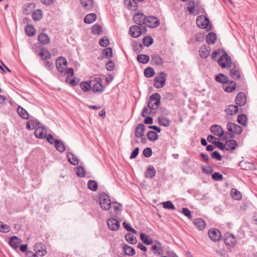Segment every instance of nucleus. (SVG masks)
<instances>
[{"label":"nucleus","instance_id":"obj_61","mask_svg":"<svg viewBox=\"0 0 257 257\" xmlns=\"http://www.w3.org/2000/svg\"><path fill=\"white\" fill-rule=\"evenodd\" d=\"M76 172L78 176L80 177H84L85 175V172L84 171V169L82 167L79 166L77 167Z\"/></svg>","mask_w":257,"mask_h":257},{"label":"nucleus","instance_id":"obj_54","mask_svg":"<svg viewBox=\"0 0 257 257\" xmlns=\"http://www.w3.org/2000/svg\"><path fill=\"white\" fill-rule=\"evenodd\" d=\"M39 56L42 59L47 60L50 58L51 55L48 51L46 50H43L40 53Z\"/></svg>","mask_w":257,"mask_h":257},{"label":"nucleus","instance_id":"obj_14","mask_svg":"<svg viewBox=\"0 0 257 257\" xmlns=\"http://www.w3.org/2000/svg\"><path fill=\"white\" fill-rule=\"evenodd\" d=\"M107 225L109 228L113 231L117 230L120 226L119 222L114 218H110L107 220Z\"/></svg>","mask_w":257,"mask_h":257},{"label":"nucleus","instance_id":"obj_40","mask_svg":"<svg viewBox=\"0 0 257 257\" xmlns=\"http://www.w3.org/2000/svg\"><path fill=\"white\" fill-rule=\"evenodd\" d=\"M140 238L142 241L146 244H151L153 243L152 239L148 235H146L143 233L140 234Z\"/></svg>","mask_w":257,"mask_h":257},{"label":"nucleus","instance_id":"obj_62","mask_svg":"<svg viewBox=\"0 0 257 257\" xmlns=\"http://www.w3.org/2000/svg\"><path fill=\"white\" fill-rule=\"evenodd\" d=\"M66 81L71 86L76 85L77 82L72 78L73 75H68Z\"/></svg>","mask_w":257,"mask_h":257},{"label":"nucleus","instance_id":"obj_59","mask_svg":"<svg viewBox=\"0 0 257 257\" xmlns=\"http://www.w3.org/2000/svg\"><path fill=\"white\" fill-rule=\"evenodd\" d=\"M163 207L165 209L175 210V207L170 201H167L162 203Z\"/></svg>","mask_w":257,"mask_h":257},{"label":"nucleus","instance_id":"obj_11","mask_svg":"<svg viewBox=\"0 0 257 257\" xmlns=\"http://www.w3.org/2000/svg\"><path fill=\"white\" fill-rule=\"evenodd\" d=\"M160 24L159 20L156 17L150 16L146 17L145 25L151 28H156Z\"/></svg>","mask_w":257,"mask_h":257},{"label":"nucleus","instance_id":"obj_41","mask_svg":"<svg viewBox=\"0 0 257 257\" xmlns=\"http://www.w3.org/2000/svg\"><path fill=\"white\" fill-rule=\"evenodd\" d=\"M25 32L29 37L33 36L36 32L35 28L32 25H27L25 28Z\"/></svg>","mask_w":257,"mask_h":257},{"label":"nucleus","instance_id":"obj_8","mask_svg":"<svg viewBox=\"0 0 257 257\" xmlns=\"http://www.w3.org/2000/svg\"><path fill=\"white\" fill-rule=\"evenodd\" d=\"M142 29L140 27L137 26H131L130 28L129 33L131 36L134 38H138L140 36L143 32L145 33L146 31V29L145 27Z\"/></svg>","mask_w":257,"mask_h":257},{"label":"nucleus","instance_id":"obj_3","mask_svg":"<svg viewBox=\"0 0 257 257\" xmlns=\"http://www.w3.org/2000/svg\"><path fill=\"white\" fill-rule=\"evenodd\" d=\"M196 24L200 28L206 29L208 31L211 30L208 19L204 16H200L196 19Z\"/></svg>","mask_w":257,"mask_h":257},{"label":"nucleus","instance_id":"obj_15","mask_svg":"<svg viewBox=\"0 0 257 257\" xmlns=\"http://www.w3.org/2000/svg\"><path fill=\"white\" fill-rule=\"evenodd\" d=\"M210 131L214 135L220 137L223 136L224 131L223 128L219 125H213L210 127Z\"/></svg>","mask_w":257,"mask_h":257},{"label":"nucleus","instance_id":"obj_22","mask_svg":"<svg viewBox=\"0 0 257 257\" xmlns=\"http://www.w3.org/2000/svg\"><path fill=\"white\" fill-rule=\"evenodd\" d=\"M145 126L143 124H138L135 130V136L137 138H142L144 134Z\"/></svg>","mask_w":257,"mask_h":257},{"label":"nucleus","instance_id":"obj_52","mask_svg":"<svg viewBox=\"0 0 257 257\" xmlns=\"http://www.w3.org/2000/svg\"><path fill=\"white\" fill-rule=\"evenodd\" d=\"M229 74L230 76L233 79H237L240 78V72L237 69H236L235 68L231 69Z\"/></svg>","mask_w":257,"mask_h":257},{"label":"nucleus","instance_id":"obj_46","mask_svg":"<svg viewBox=\"0 0 257 257\" xmlns=\"http://www.w3.org/2000/svg\"><path fill=\"white\" fill-rule=\"evenodd\" d=\"M155 71L152 67H149L144 70L145 76L147 78H151L155 75Z\"/></svg>","mask_w":257,"mask_h":257},{"label":"nucleus","instance_id":"obj_17","mask_svg":"<svg viewBox=\"0 0 257 257\" xmlns=\"http://www.w3.org/2000/svg\"><path fill=\"white\" fill-rule=\"evenodd\" d=\"M146 19V16L141 13L135 14L133 17L134 22L139 25L145 24Z\"/></svg>","mask_w":257,"mask_h":257},{"label":"nucleus","instance_id":"obj_57","mask_svg":"<svg viewBox=\"0 0 257 257\" xmlns=\"http://www.w3.org/2000/svg\"><path fill=\"white\" fill-rule=\"evenodd\" d=\"M111 206L113 209L115 214H118L120 212L122 206L120 204L114 203L112 204H111Z\"/></svg>","mask_w":257,"mask_h":257},{"label":"nucleus","instance_id":"obj_18","mask_svg":"<svg viewBox=\"0 0 257 257\" xmlns=\"http://www.w3.org/2000/svg\"><path fill=\"white\" fill-rule=\"evenodd\" d=\"M236 83L235 82L231 81H227L224 84H223V88L224 90L227 92H231L234 91L236 88Z\"/></svg>","mask_w":257,"mask_h":257},{"label":"nucleus","instance_id":"obj_20","mask_svg":"<svg viewBox=\"0 0 257 257\" xmlns=\"http://www.w3.org/2000/svg\"><path fill=\"white\" fill-rule=\"evenodd\" d=\"M82 7L87 11H91L94 6L93 0H80Z\"/></svg>","mask_w":257,"mask_h":257},{"label":"nucleus","instance_id":"obj_37","mask_svg":"<svg viewBox=\"0 0 257 257\" xmlns=\"http://www.w3.org/2000/svg\"><path fill=\"white\" fill-rule=\"evenodd\" d=\"M17 111L19 115L23 118L27 119L29 118V115L28 112L22 107L19 106L17 108Z\"/></svg>","mask_w":257,"mask_h":257},{"label":"nucleus","instance_id":"obj_63","mask_svg":"<svg viewBox=\"0 0 257 257\" xmlns=\"http://www.w3.org/2000/svg\"><path fill=\"white\" fill-rule=\"evenodd\" d=\"M123 227L127 231H131L132 232L136 234L137 233V231L131 227L130 224L124 222L122 224Z\"/></svg>","mask_w":257,"mask_h":257},{"label":"nucleus","instance_id":"obj_50","mask_svg":"<svg viewBox=\"0 0 257 257\" xmlns=\"http://www.w3.org/2000/svg\"><path fill=\"white\" fill-rule=\"evenodd\" d=\"M143 42L144 46L149 47L154 42V40L151 36H146L143 39Z\"/></svg>","mask_w":257,"mask_h":257},{"label":"nucleus","instance_id":"obj_30","mask_svg":"<svg viewBox=\"0 0 257 257\" xmlns=\"http://www.w3.org/2000/svg\"><path fill=\"white\" fill-rule=\"evenodd\" d=\"M210 49L209 47L203 46L199 50V55L202 58H206L210 54Z\"/></svg>","mask_w":257,"mask_h":257},{"label":"nucleus","instance_id":"obj_26","mask_svg":"<svg viewBox=\"0 0 257 257\" xmlns=\"http://www.w3.org/2000/svg\"><path fill=\"white\" fill-rule=\"evenodd\" d=\"M193 223L199 230H203L206 227V222L201 218L194 219Z\"/></svg>","mask_w":257,"mask_h":257},{"label":"nucleus","instance_id":"obj_16","mask_svg":"<svg viewBox=\"0 0 257 257\" xmlns=\"http://www.w3.org/2000/svg\"><path fill=\"white\" fill-rule=\"evenodd\" d=\"M35 135L39 139L45 138L47 135V130L43 127L39 126L35 131Z\"/></svg>","mask_w":257,"mask_h":257},{"label":"nucleus","instance_id":"obj_31","mask_svg":"<svg viewBox=\"0 0 257 257\" xmlns=\"http://www.w3.org/2000/svg\"><path fill=\"white\" fill-rule=\"evenodd\" d=\"M92 81H84L80 83L79 86L84 92H88L91 88Z\"/></svg>","mask_w":257,"mask_h":257},{"label":"nucleus","instance_id":"obj_21","mask_svg":"<svg viewBox=\"0 0 257 257\" xmlns=\"http://www.w3.org/2000/svg\"><path fill=\"white\" fill-rule=\"evenodd\" d=\"M21 243V240L17 236L12 237L9 241V244L14 249L17 248Z\"/></svg>","mask_w":257,"mask_h":257},{"label":"nucleus","instance_id":"obj_6","mask_svg":"<svg viewBox=\"0 0 257 257\" xmlns=\"http://www.w3.org/2000/svg\"><path fill=\"white\" fill-rule=\"evenodd\" d=\"M217 62L222 68L231 67V59L226 54H224L221 55L218 59Z\"/></svg>","mask_w":257,"mask_h":257},{"label":"nucleus","instance_id":"obj_12","mask_svg":"<svg viewBox=\"0 0 257 257\" xmlns=\"http://www.w3.org/2000/svg\"><path fill=\"white\" fill-rule=\"evenodd\" d=\"M34 250L40 256H44L47 253L46 245L41 242H37L34 247Z\"/></svg>","mask_w":257,"mask_h":257},{"label":"nucleus","instance_id":"obj_49","mask_svg":"<svg viewBox=\"0 0 257 257\" xmlns=\"http://www.w3.org/2000/svg\"><path fill=\"white\" fill-rule=\"evenodd\" d=\"M147 137L150 141H155L158 139V135L156 132L151 131L147 133Z\"/></svg>","mask_w":257,"mask_h":257},{"label":"nucleus","instance_id":"obj_28","mask_svg":"<svg viewBox=\"0 0 257 257\" xmlns=\"http://www.w3.org/2000/svg\"><path fill=\"white\" fill-rule=\"evenodd\" d=\"M124 3L127 8L131 10H136L138 7L135 0H125Z\"/></svg>","mask_w":257,"mask_h":257},{"label":"nucleus","instance_id":"obj_48","mask_svg":"<svg viewBox=\"0 0 257 257\" xmlns=\"http://www.w3.org/2000/svg\"><path fill=\"white\" fill-rule=\"evenodd\" d=\"M215 80L218 82L222 83L223 84H224L228 81L227 78L223 74H219L216 76Z\"/></svg>","mask_w":257,"mask_h":257},{"label":"nucleus","instance_id":"obj_5","mask_svg":"<svg viewBox=\"0 0 257 257\" xmlns=\"http://www.w3.org/2000/svg\"><path fill=\"white\" fill-rule=\"evenodd\" d=\"M226 128L231 136L240 134L242 131V127L240 125L232 122L227 123Z\"/></svg>","mask_w":257,"mask_h":257},{"label":"nucleus","instance_id":"obj_58","mask_svg":"<svg viewBox=\"0 0 257 257\" xmlns=\"http://www.w3.org/2000/svg\"><path fill=\"white\" fill-rule=\"evenodd\" d=\"M103 55L106 58H110L112 56V50L111 48L104 49L103 51Z\"/></svg>","mask_w":257,"mask_h":257},{"label":"nucleus","instance_id":"obj_35","mask_svg":"<svg viewBox=\"0 0 257 257\" xmlns=\"http://www.w3.org/2000/svg\"><path fill=\"white\" fill-rule=\"evenodd\" d=\"M35 6L34 4L30 3L26 5L24 8L23 12L25 14L29 15L32 13Z\"/></svg>","mask_w":257,"mask_h":257},{"label":"nucleus","instance_id":"obj_4","mask_svg":"<svg viewBox=\"0 0 257 257\" xmlns=\"http://www.w3.org/2000/svg\"><path fill=\"white\" fill-rule=\"evenodd\" d=\"M150 101L148 103L149 109H154L158 107L160 104L161 96L158 93H153L150 97Z\"/></svg>","mask_w":257,"mask_h":257},{"label":"nucleus","instance_id":"obj_1","mask_svg":"<svg viewBox=\"0 0 257 257\" xmlns=\"http://www.w3.org/2000/svg\"><path fill=\"white\" fill-rule=\"evenodd\" d=\"M56 66L58 71L65 74L73 75V69L72 68H67V61L63 57H58L56 61Z\"/></svg>","mask_w":257,"mask_h":257},{"label":"nucleus","instance_id":"obj_27","mask_svg":"<svg viewBox=\"0 0 257 257\" xmlns=\"http://www.w3.org/2000/svg\"><path fill=\"white\" fill-rule=\"evenodd\" d=\"M38 39L40 43L43 45L48 44L50 41L49 36L45 33H41L39 35Z\"/></svg>","mask_w":257,"mask_h":257},{"label":"nucleus","instance_id":"obj_25","mask_svg":"<svg viewBox=\"0 0 257 257\" xmlns=\"http://www.w3.org/2000/svg\"><path fill=\"white\" fill-rule=\"evenodd\" d=\"M122 248L124 253L126 255H134L136 253L135 249L127 244H122Z\"/></svg>","mask_w":257,"mask_h":257},{"label":"nucleus","instance_id":"obj_42","mask_svg":"<svg viewBox=\"0 0 257 257\" xmlns=\"http://www.w3.org/2000/svg\"><path fill=\"white\" fill-rule=\"evenodd\" d=\"M151 61L153 64L157 65L162 64L163 63L162 58L157 55L152 56Z\"/></svg>","mask_w":257,"mask_h":257},{"label":"nucleus","instance_id":"obj_47","mask_svg":"<svg viewBox=\"0 0 257 257\" xmlns=\"http://www.w3.org/2000/svg\"><path fill=\"white\" fill-rule=\"evenodd\" d=\"M149 57L147 55L140 54L137 56V60L142 63H147L149 62Z\"/></svg>","mask_w":257,"mask_h":257},{"label":"nucleus","instance_id":"obj_43","mask_svg":"<svg viewBox=\"0 0 257 257\" xmlns=\"http://www.w3.org/2000/svg\"><path fill=\"white\" fill-rule=\"evenodd\" d=\"M55 146L56 149L60 152H63L65 150V145L59 140L55 141Z\"/></svg>","mask_w":257,"mask_h":257},{"label":"nucleus","instance_id":"obj_64","mask_svg":"<svg viewBox=\"0 0 257 257\" xmlns=\"http://www.w3.org/2000/svg\"><path fill=\"white\" fill-rule=\"evenodd\" d=\"M212 178L215 181H220L223 178V176L218 172H215L212 175Z\"/></svg>","mask_w":257,"mask_h":257},{"label":"nucleus","instance_id":"obj_55","mask_svg":"<svg viewBox=\"0 0 257 257\" xmlns=\"http://www.w3.org/2000/svg\"><path fill=\"white\" fill-rule=\"evenodd\" d=\"M99 44L101 46L106 47L107 46H108L109 44V41L108 39L106 37L103 36L100 39L99 41Z\"/></svg>","mask_w":257,"mask_h":257},{"label":"nucleus","instance_id":"obj_45","mask_svg":"<svg viewBox=\"0 0 257 257\" xmlns=\"http://www.w3.org/2000/svg\"><path fill=\"white\" fill-rule=\"evenodd\" d=\"M38 125V122L36 120L31 119L27 122V128L29 130L34 129Z\"/></svg>","mask_w":257,"mask_h":257},{"label":"nucleus","instance_id":"obj_13","mask_svg":"<svg viewBox=\"0 0 257 257\" xmlns=\"http://www.w3.org/2000/svg\"><path fill=\"white\" fill-rule=\"evenodd\" d=\"M224 241L226 244L229 246H233L236 242V239L233 234L227 233L225 234Z\"/></svg>","mask_w":257,"mask_h":257},{"label":"nucleus","instance_id":"obj_51","mask_svg":"<svg viewBox=\"0 0 257 257\" xmlns=\"http://www.w3.org/2000/svg\"><path fill=\"white\" fill-rule=\"evenodd\" d=\"M231 194L232 198L236 200H240L242 197L241 193L236 189H231Z\"/></svg>","mask_w":257,"mask_h":257},{"label":"nucleus","instance_id":"obj_7","mask_svg":"<svg viewBox=\"0 0 257 257\" xmlns=\"http://www.w3.org/2000/svg\"><path fill=\"white\" fill-rule=\"evenodd\" d=\"M166 77V74L161 72L160 76L156 77L154 79V86L158 88L163 87L165 84Z\"/></svg>","mask_w":257,"mask_h":257},{"label":"nucleus","instance_id":"obj_19","mask_svg":"<svg viewBox=\"0 0 257 257\" xmlns=\"http://www.w3.org/2000/svg\"><path fill=\"white\" fill-rule=\"evenodd\" d=\"M246 101V96L244 93L240 92L238 93L236 96L235 103L237 105L242 106L245 104Z\"/></svg>","mask_w":257,"mask_h":257},{"label":"nucleus","instance_id":"obj_53","mask_svg":"<svg viewBox=\"0 0 257 257\" xmlns=\"http://www.w3.org/2000/svg\"><path fill=\"white\" fill-rule=\"evenodd\" d=\"M156 174V170L154 167L150 166L147 171L146 176L148 177L153 178L155 176Z\"/></svg>","mask_w":257,"mask_h":257},{"label":"nucleus","instance_id":"obj_44","mask_svg":"<svg viewBox=\"0 0 257 257\" xmlns=\"http://www.w3.org/2000/svg\"><path fill=\"white\" fill-rule=\"evenodd\" d=\"M247 118L244 114H240L238 116L237 121L238 123L243 126H246L247 123Z\"/></svg>","mask_w":257,"mask_h":257},{"label":"nucleus","instance_id":"obj_9","mask_svg":"<svg viewBox=\"0 0 257 257\" xmlns=\"http://www.w3.org/2000/svg\"><path fill=\"white\" fill-rule=\"evenodd\" d=\"M211 240L213 241H218L221 240L222 235L220 231L215 228L210 229L208 232Z\"/></svg>","mask_w":257,"mask_h":257},{"label":"nucleus","instance_id":"obj_33","mask_svg":"<svg viewBox=\"0 0 257 257\" xmlns=\"http://www.w3.org/2000/svg\"><path fill=\"white\" fill-rule=\"evenodd\" d=\"M97 18V16L94 13H91L86 16L84 21L85 23L91 24L94 22Z\"/></svg>","mask_w":257,"mask_h":257},{"label":"nucleus","instance_id":"obj_10","mask_svg":"<svg viewBox=\"0 0 257 257\" xmlns=\"http://www.w3.org/2000/svg\"><path fill=\"white\" fill-rule=\"evenodd\" d=\"M92 89L94 92L101 93L104 90V86L102 84L101 80L97 78L94 80L93 86H91Z\"/></svg>","mask_w":257,"mask_h":257},{"label":"nucleus","instance_id":"obj_36","mask_svg":"<svg viewBox=\"0 0 257 257\" xmlns=\"http://www.w3.org/2000/svg\"><path fill=\"white\" fill-rule=\"evenodd\" d=\"M125 239L127 242L131 244H136L137 242V238L132 233H126L125 235Z\"/></svg>","mask_w":257,"mask_h":257},{"label":"nucleus","instance_id":"obj_56","mask_svg":"<svg viewBox=\"0 0 257 257\" xmlns=\"http://www.w3.org/2000/svg\"><path fill=\"white\" fill-rule=\"evenodd\" d=\"M87 186L88 188L92 191H96L98 187L97 182L92 180L88 181Z\"/></svg>","mask_w":257,"mask_h":257},{"label":"nucleus","instance_id":"obj_38","mask_svg":"<svg viewBox=\"0 0 257 257\" xmlns=\"http://www.w3.org/2000/svg\"><path fill=\"white\" fill-rule=\"evenodd\" d=\"M69 162L74 165H77L78 164L79 161L77 158L73 154L68 153L67 155Z\"/></svg>","mask_w":257,"mask_h":257},{"label":"nucleus","instance_id":"obj_23","mask_svg":"<svg viewBox=\"0 0 257 257\" xmlns=\"http://www.w3.org/2000/svg\"><path fill=\"white\" fill-rule=\"evenodd\" d=\"M225 111L227 115H234L238 111V107L235 105H229L225 109Z\"/></svg>","mask_w":257,"mask_h":257},{"label":"nucleus","instance_id":"obj_34","mask_svg":"<svg viewBox=\"0 0 257 257\" xmlns=\"http://www.w3.org/2000/svg\"><path fill=\"white\" fill-rule=\"evenodd\" d=\"M158 122L160 125L169 126L170 124V120L164 116H161L158 118Z\"/></svg>","mask_w":257,"mask_h":257},{"label":"nucleus","instance_id":"obj_32","mask_svg":"<svg viewBox=\"0 0 257 257\" xmlns=\"http://www.w3.org/2000/svg\"><path fill=\"white\" fill-rule=\"evenodd\" d=\"M216 39V35L214 33H209L206 36V42L208 44H214Z\"/></svg>","mask_w":257,"mask_h":257},{"label":"nucleus","instance_id":"obj_2","mask_svg":"<svg viewBox=\"0 0 257 257\" xmlns=\"http://www.w3.org/2000/svg\"><path fill=\"white\" fill-rule=\"evenodd\" d=\"M99 203L101 208L104 210H107L110 208L111 201L109 196L104 193L99 195Z\"/></svg>","mask_w":257,"mask_h":257},{"label":"nucleus","instance_id":"obj_24","mask_svg":"<svg viewBox=\"0 0 257 257\" xmlns=\"http://www.w3.org/2000/svg\"><path fill=\"white\" fill-rule=\"evenodd\" d=\"M225 145L226 150L232 151L235 149L237 146V143L234 140H229L226 141Z\"/></svg>","mask_w":257,"mask_h":257},{"label":"nucleus","instance_id":"obj_60","mask_svg":"<svg viewBox=\"0 0 257 257\" xmlns=\"http://www.w3.org/2000/svg\"><path fill=\"white\" fill-rule=\"evenodd\" d=\"M10 230V228L8 225L0 221V231L7 233L9 232Z\"/></svg>","mask_w":257,"mask_h":257},{"label":"nucleus","instance_id":"obj_29","mask_svg":"<svg viewBox=\"0 0 257 257\" xmlns=\"http://www.w3.org/2000/svg\"><path fill=\"white\" fill-rule=\"evenodd\" d=\"M32 14L33 19L35 21H39L41 20L43 16V12L40 9H37L35 11H33Z\"/></svg>","mask_w":257,"mask_h":257},{"label":"nucleus","instance_id":"obj_39","mask_svg":"<svg viewBox=\"0 0 257 257\" xmlns=\"http://www.w3.org/2000/svg\"><path fill=\"white\" fill-rule=\"evenodd\" d=\"M92 33L94 35H101L103 32L102 28L97 24L93 25L91 28Z\"/></svg>","mask_w":257,"mask_h":257}]
</instances>
